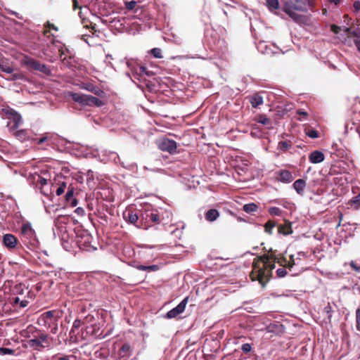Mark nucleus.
<instances>
[{
  "mask_svg": "<svg viewBox=\"0 0 360 360\" xmlns=\"http://www.w3.org/2000/svg\"><path fill=\"white\" fill-rule=\"evenodd\" d=\"M276 262L285 268V264H288V260L282 255H276L275 251L271 250L270 253L255 258L252 262V270L250 274L251 280L258 281L262 286H265L271 276Z\"/></svg>",
  "mask_w": 360,
  "mask_h": 360,
  "instance_id": "nucleus-1",
  "label": "nucleus"
},
{
  "mask_svg": "<svg viewBox=\"0 0 360 360\" xmlns=\"http://www.w3.org/2000/svg\"><path fill=\"white\" fill-rule=\"evenodd\" d=\"M283 11L295 22L302 23L305 21V16L297 12H306L310 7L309 0H281Z\"/></svg>",
  "mask_w": 360,
  "mask_h": 360,
  "instance_id": "nucleus-2",
  "label": "nucleus"
},
{
  "mask_svg": "<svg viewBox=\"0 0 360 360\" xmlns=\"http://www.w3.org/2000/svg\"><path fill=\"white\" fill-rule=\"evenodd\" d=\"M11 292L12 295L8 298V302L13 307L25 308L28 305L29 300L32 299L31 291L22 283L15 284L11 288Z\"/></svg>",
  "mask_w": 360,
  "mask_h": 360,
  "instance_id": "nucleus-3",
  "label": "nucleus"
},
{
  "mask_svg": "<svg viewBox=\"0 0 360 360\" xmlns=\"http://www.w3.org/2000/svg\"><path fill=\"white\" fill-rule=\"evenodd\" d=\"M61 312L58 310H51L41 314L38 319V323L50 330V333L56 334L58 331V321Z\"/></svg>",
  "mask_w": 360,
  "mask_h": 360,
  "instance_id": "nucleus-4",
  "label": "nucleus"
},
{
  "mask_svg": "<svg viewBox=\"0 0 360 360\" xmlns=\"http://www.w3.org/2000/svg\"><path fill=\"white\" fill-rule=\"evenodd\" d=\"M142 210L129 208L123 212L124 219L138 228L147 229L148 224H145L141 221Z\"/></svg>",
  "mask_w": 360,
  "mask_h": 360,
  "instance_id": "nucleus-5",
  "label": "nucleus"
},
{
  "mask_svg": "<svg viewBox=\"0 0 360 360\" xmlns=\"http://www.w3.org/2000/svg\"><path fill=\"white\" fill-rule=\"evenodd\" d=\"M70 96L74 101L82 105L101 107L104 105L101 99L91 95L72 92L70 94Z\"/></svg>",
  "mask_w": 360,
  "mask_h": 360,
  "instance_id": "nucleus-6",
  "label": "nucleus"
},
{
  "mask_svg": "<svg viewBox=\"0 0 360 360\" xmlns=\"http://www.w3.org/2000/svg\"><path fill=\"white\" fill-rule=\"evenodd\" d=\"M25 65L30 70L39 71L47 76L51 75V70L45 64L41 63L32 58H26Z\"/></svg>",
  "mask_w": 360,
  "mask_h": 360,
  "instance_id": "nucleus-7",
  "label": "nucleus"
},
{
  "mask_svg": "<svg viewBox=\"0 0 360 360\" xmlns=\"http://www.w3.org/2000/svg\"><path fill=\"white\" fill-rule=\"evenodd\" d=\"M158 146L161 150L168 152L170 154L177 153L176 142L174 140L166 138L161 139L158 141Z\"/></svg>",
  "mask_w": 360,
  "mask_h": 360,
  "instance_id": "nucleus-8",
  "label": "nucleus"
},
{
  "mask_svg": "<svg viewBox=\"0 0 360 360\" xmlns=\"http://www.w3.org/2000/svg\"><path fill=\"white\" fill-rule=\"evenodd\" d=\"M21 229L22 236L29 240V243L32 246H37L38 245V240L35 231L32 228L31 225L30 224H22Z\"/></svg>",
  "mask_w": 360,
  "mask_h": 360,
  "instance_id": "nucleus-9",
  "label": "nucleus"
},
{
  "mask_svg": "<svg viewBox=\"0 0 360 360\" xmlns=\"http://www.w3.org/2000/svg\"><path fill=\"white\" fill-rule=\"evenodd\" d=\"M141 221L145 224H148L149 227L151 226L150 224V222L159 223L160 217L157 213L152 210H142Z\"/></svg>",
  "mask_w": 360,
  "mask_h": 360,
  "instance_id": "nucleus-10",
  "label": "nucleus"
},
{
  "mask_svg": "<svg viewBox=\"0 0 360 360\" xmlns=\"http://www.w3.org/2000/svg\"><path fill=\"white\" fill-rule=\"evenodd\" d=\"M188 297H185L176 307L169 310L165 317L167 319H174L181 314L185 310L186 306L188 303Z\"/></svg>",
  "mask_w": 360,
  "mask_h": 360,
  "instance_id": "nucleus-11",
  "label": "nucleus"
},
{
  "mask_svg": "<svg viewBox=\"0 0 360 360\" xmlns=\"http://www.w3.org/2000/svg\"><path fill=\"white\" fill-rule=\"evenodd\" d=\"M275 174L276 180L283 184H290L295 179L292 172L287 169L278 170Z\"/></svg>",
  "mask_w": 360,
  "mask_h": 360,
  "instance_id": "nucleus-12",
  "label": "nucleus"
},
{
  "mask_svg": "<svg viewBox=\"0 0 360 360\" xmlns=\"http://www.w3.org/2000/svg\"><path fill=\"white\" fill-rule=\"evenodd\" d=\"M2 242L6 248L13 250L16 248L18 240L14 235L6 233L4 235Z\"/></svg>",
  "mask_w": 360,
  "mask_h": 360,
  "instance_id": "nucleus-13",
  "label": "nucleus"
},
{
  "mask_svg": "<svg viewBox=\"0 0 360 360\" xmlns=\"http://www.w3.org/2000/svg\"><path fill=\"white\" fill-rule=\"evenodd\" d=\"M67 189L68 191L65 194V201L71 207H75L77 205V200L74 198L75 188L72 186V185L70 184Z\"/></svg>",
  "mask_w": 360,
  "mask_h": 360,
  "instance_id": "nucleus-14",
  "label": "nucleus"
},
{
  "mask_svg": "<svg viewBox=\"0 0 360 360\" xmlns=\"http://www.w3.org/2000/svg\"><path fill=\"white\" fill-rule=\"evenodd\" d=\"M251 105L254 108H258L263 104V97L259 94L255 93L247 97Z\"/></svg>",
  "mask_w": 360,
  "mask_h": 360,
  "instance_id": "nucleus-15",
  "label": "nucleus"
},
{
  "mask_svg": "<svg viewBox=\"0 0 360 360\" xmlns=\"http://www.w3.org/2000/svg\"><path fill=\"white\" fill-rule=\"evenodd\" d=\"M325 159L324 154L320 150H315L309 155V160L313 164H318L323 162Z\"/></svg>",
  "mask_w": 360,
  "mask_h": 360,
  "instance_id": "nucleus-16",
  "label": "nucleus"
},
{
  "mask_svg": "<svg viewBox=\"0 0 360 360\" xmlns=\"http://www.w3.org/2000/svg\"><path fill=\"white\" fill-rule=\"evenodd\" d=\"M278 233L284 236L291 234L292 233V224L288 220L284 221V224L278 226Z\"/></svg>",
  "mask_w": 360,
  "mask_h": 360,
  "instance_id": "nucleus-17",
  "label": "nucleus"
},
{
  "mask_svg": "<svg viewBox=\"0 0 360 360\" xmlns=\"http://www.w3.org/2000/svg\"><path fill=\"white\" fill-rule=\"evenodd\" d=\"M119 358L121 360H127L131 355V346L129 343H124L118 352Z\"/></svg>",
  "mask_w": 360,
  "mask_h": 360,
  "instance_id": "nucleus-18",
  "label": "nucleus"
},
{
  "mask_svg": "<svg viewBox=\"0 0 360 360\" xmlns=\"http://www.w3.org/2000/svg\"><path fill=\"white\" fill-rule=\"evenodd\" d=\"M254 120L259 124L265 125L267 129H273L271 120L264 114H258L254 117Z\"/></svg>",
  "mask_w": 360,
  "mask_h": 360,
  "instance_id": "nucleus-19",
  "label": "nucleus"
},
{
  "mask_svg": "<svg viewBox=\"0 0 360 360\" xmlns=\"http://www.w3.org/2000/svg\"><path fill=\"white\" fill-rule=\"evenodd\" d=\"M81 87L88 91L98 96H101L104 94L103 90H101L99 87L94 85L91 83L83 84Z\"/></svg>",
  "mask_w": 360,
  "mask_h": 360,
  "instance_id": "nucleus-20",
  "label": "nucleus"
},
{
  "mask_svg": "<svg viewBox=\"0 0 360 360\" xmlns=\"http://www.w3.org/2000/svg\"><path fill=\"white\" fill-rule=\"evenodd\" d=\"M307 183L305 180L302 179H297L292 184L293 188L295 190L297 194L302 195L304 194V189L306 188Z\"/></svg>",
  "mask_w": 360,
  "mask_h": 360,
  "instance_id": "nucleus-21",
  "label": "nucleus"
},
{
  "mask_svg": "<svg viewBox=\"0 0 360 360\" xmlns=\"http://www.w3.org/2000/svg\"><path fill=\"white\" fill-rule=\"evenodd\" d=\"M44 26V30L43 31V34L47 38L54 37L53 34L51 33V30H53L55 32L58 31V27H56L54 24L51 23L49 21H47Z\"/></svg>",
  "mask_w": 360,
  "mask_h": 360,
  "instance_id": "nucleus-22",
  "label": "nucleus"
},
{
  "mask_svg": "<svg viewBox=\"0 0 360 360\" xmlns=\"http://www.w3.org/2000/svg\"><path fill=\"white\" fill-rule=\"evenodd\" d=\"M91 236L89 234H86L84 236L81 237V239H79V236H77V244L82 249L84 248H87L90 244Z\"/></svg>",
  "mask_w": 360,
  "mask_h": 360,
  "instance_id": "nucleus-23",
  "label": "nucleus"
},
{
  "mask_svg": "<svg viewBox=\"0 0 360 360\" xmlns=\"http://www.w3.org/2000/svg\"><path fill=\"white\" fill-rule=\"evenodd\" d=\"M36 333L37 334L35 336L38 338L41 343L46 345V347H49L50 343L49 342V336L47 333L38 330H36Z\"/></svg>",
  "mask_w": 360,
  "mask_h": 360,
  "instance_id": "nucleus-24",
  "label": "nucleus"
},
{
  "mask_svg": "<svg viewBox=\"0 0 360 360\" xmlns=\"http://www.w3.org/2000/svg\"><path fill=\"white\" fill-rule=\"evenodd\" d=\"M219 216V212L216 209H210L205 213V219L208 221H215Z\"/></svg>",
  "mask_w": 360,
  "mask_h": 360,
  "instance_id": "nucleus-25",
  "label": "nucleus"
},
{
  "mask_svg": "<svg viewBox=\"0 0 360 360\" xmlns=\"http://www.w3.org/2000/svg\"><path fill=\"white\" fill-rule=\"evenodd\" d=\"M258 209V205L254 202L245 204L243 207V210L249 214L257 212Z\"/></svg>",
  "mask_w": 360,
  "mask_h": 360,
  "instance_id": "nucleus-26",
  "label": "nucleus"
},
{
  "mask_svg": "<svg viewBox=\"0 0 360 360\" xmlns=\"http://www.w3.org/2000/svg\"><path fill=\"white\" fill-rule=\"evenodd\" d=\"M138 270L140 271H157L160 269V267L157 264H153L149 266L145 265H138L136 267Z\"/></svg>",
  "mask_w": 360,
  "mask_h": 360,
  "instance_id": "nucleus-27",
  "label": "nucleus"
},
{
  "mask_svg": "<svg viewBox=\"0 0 360 360\" xmlns=\"http://www.w3.org/2000/svg\"><path fill=\"white\" fill-rule=\"evenodd\" d=\"M276 226V223L273 220L267 221L264 225V231L271 235L273 233V229Z\"/></svg>",
  "mask_w": 360,
  "mask_h": 360,
  "instance_id": "nucleus-28",
  "label": "nucleus"
},
{
  "mask_svg": "<svg viewBox=\"0 0 360 360\" xmlns=\"http://www.w3.org/2000/svg\"><path fill=\"white\" fill-rule=\"evenodd\" d=\"M348 204L354 210H358L360 207V193L353 197L348 202Z\"/></svg>",
  "mask_w": 360,
  "mask_h": 360,
  "instance_id": "nucleus-29",
  "label": "nucleus"
},
{
  "mask_svg": "<svg viewBox=\"0 0 360 360\" xmlns=\"http://www.w3.org/2000/svg\"><path fill=\"white\" fill-rule=\"evenodd\" d=\"M291 146L292 142L290 141H281L278 142V149L281 151L285 152L288 150H289L291 148Z\"/></svg>",
  "mask_w": 360,
  "mask_h": 360,
  "instance_id": "nucleus-30",
  "label": "nucleus"
},
{
  "mask_svg": "<svg viewBox=\"0 0 360 360\" xmlns=\"http://www.w3.org/2000/svg\"><path fill=\"white\" fill-rule=\"evenodd\" d=\"M81 326L82 321L79 319L75 320V321L73 322L72 329L70 330V334H73L75 335H77L79 333L77 330L79 329Z\"/></svg>",
  "mask_w": 360,
  "mask_h": 360,
  "instance_id": "nucleus-31",
  "label": "nucleus"
},
{
  "mask_svg": "<svg viewBox=\"0 0 360 360\" xmlns=\"http://www.w3.org/2000/svg\"><path fill=\"white\" fill-rule=\"evenodd\" d=\"M0 70L2 72H6V73H12L13 72V68L6 64L4 61L0 60Z\"/></svg>",
  "mask_w": 360,
  "mask_h": 360,
  "instance_id": "nucleus-32",
  "label": "nucleus"
},
{
  "mask_svg": "<svg viewBox=\"0 0 360 360\" xmlns=\"http://www.w3.org/2000/svg\"><path fill=\"white\" fill-rule=\"evenodd\" d=\"M68 188L67 183L65 181L60 182L58 184V186L56 188V193L58 196L61 195L64 192L65 190Z\"/></svg>",
  "mask_w": 360,
  "mask_h": 360,
  "instance_id": "nucleus-33",
  "label": "nucleus"
},
{
  "mask_svg": "<svg viewBox=\"0 0 360 360\" xmlns=\"http://www.w3.org/2000/svg\"><path fill=\"white\" fill-rule=\"evenodd\" d=\"M266 4L271 11L276 10L279 8L278 0H266Z\"/></svg>",
  "mask_w": 360,
  "mask_h": 360,
  "instance_id": "nucleus-34",
  "label": "nucleus"
},
{
  "mask_svg": "<svg viewBox=\"0 0 360 360\" xmlns=\"http://www.w3.org/2000/svg\"><path fill=\"white\" fill-rule=\"evenodd\" d=\"M13 128H18L19 127V124L21 122V116L14 111L13 117Z\"/></svg>",
  "mask_w": 360,
  "mask_h": 360,
  "instance_id": "nucleus-35",
  "label": "nucleus"
},
{
  "mask_svg": "<svg viewBox=\"0 0 360 360\" xmlns=\"http://www.w3.org/2000/svg\"><path fill=\"white\" fill-rule=\"evenodd\" d=\"M30 344L31 346H36L37 347L44 348L46 345L41 343V342L38 340V338L34 335V338L30 340Z\"/></svg>",
  "mask_w": 360,
  "mask_h": 360,
  "instance_id": "nucleus-36",
  "label": "nucleus"
},
{
  "mask_svg": "<svg viewBox=\"0 0 360 360\" xmlns=\"http://www.w3.org/2000/svg\"><path fill=\"white\" fill-rule=\"evenodd\" d=\"M269 213L272 216H281L282 210L277 207H271L269 209Z\"/></svg>",
  "mask_w": 360,
  "mask_h": 360,
  "instance_id": "nucleus-37",
  "label": "nucleus"
},
{
  "mask_svg": "<svg viewBox=\"0 0 360 360\" xmlns=\"http://www.w3.org/2000/svg\"><path fill=\"white\" fill-rule=\"evenodd\" d=\"M305 132L306 134L311 139H316L319 137V132L313 129H309L308 130L306 129Z\"/></svg>",
  "mask_w": 360,
  "mask_h": 360,
  "instance_id": "nucleus-38",
  "label": "nucleus"
},
{
  "mask_svg": "<svg viewBox=\"0 0 360 360\" xmlns=\"http://www.w3.org/2000/svg\"><path fill=\"white\" fill-rule=\"evenodd\" d=\"M151 54L156 58H162V50L159 48H153L150 51Z\"/></svg>",
  "mask_w": 360,
  "mask_h": 360,
  "instance_id": "nucleus-39",
  "label": "nucleus"
},
{
  "mask_svg": "<svg viewBox=\"0 0 360 360\" xmlns=\"http://www.w3.org/2000/svg\"><path fill=\"white\" fill-rule=\"evenodd\" d=\"M124 4H125L126 9H127L128 11H131L136 8V6L137 5V2L135 1H126L124 3Z\"/></svg>",
  "mask_w": 360,
  "mask_h": 360,
  "instance_id": "nucleus-40",
  "label": "nucleus"
},
{
  "mask_svg": "<svg viewBox=\"0 0 360 360\" xmlns=\"http://www.w3.org/2000/svg\"><path fill=\"white\" fill-rule=\"evenodd\" d=\"M15 353V351L12 349L6 348V347H0V354L1 355H5V354H13Z\"/></svg>",
  "mask_w": 360,
  "mask_h": 360,
  "instance_id": "nucleus-41",
  "label": "nucleus"
},
{
  "mask_svg": "<svg viewBox=\"0 0 360 360\" xmlns=\"http://www.w3.org/2000/svg\"><path fill=\"white\" fill-rule=\"evenodd\" d=\"M296 264L294 255H291L290 256V260L288 261V264H285V268H288V269H291Z\"/></svg>",
  "mask_w": 360,
  "mask_h": 360,
  "instance_id": "nucleus-42",
  "label": "nucleus"
},
{
  "mask_svg": "<svg viewBox=\"0 0 360 360\" xmlns=\"http://www.w3.org/2000/svg\"><path fill=\"white\" fill-rule=\"evenodd\" d=\"M356 330L360 331V308H358L356 311Z\"/></svg>",
  "mask_w": 360,
  "mask_h": 360,
  "instance_id": "nucleus-43",
  "label": "nucleus"
},
{
  "mask_svg": "<svg viewBox=\"0 0 360 360\" xmlns=\"http://www.w3.org/2000/svg\"><path fill=\"white\" fill-rule=\"evenodd\" d=\"M288 272L285 268H280L276 270V275L279 278H283L287 275Z\"/></svg>",
  "mask_w": 360,
  "mask_h": 360,
  "instance_id": "nucleus-44",
  "label": "nucleus"
},
{
  "mask_svg": "<svg viewBox=\"0 0 360 360\" xmlns=\"http://www.w3.org/2000/svg\"><path fill=\"white\" fill-rule=\"evenodd\" d=\"M241 350L244 353L248 354L252 350V346L250 344H248V343L243 344L241 346Z\"/></svg>",
  "mask_w": 360,
  "mask_h": 360,
  "instance_id": "nucleus-45",
  "label": "nucleus"
},
{
  "mask_svg": "<svg viewBox=\"0 0 360 360\" xmlns=\"http://www.w3.org/2000/svg\"><path fill=\"white\" fill-rule=\"evenodd\" d=\"M72 9L76 11L77 9H81L82 6L79 5L78 0H72Z\"/></svg>",
  "mask_w": 360,
  "mask_h": 360,
  "instance_id": "nucleus-46",
  "label": "nucleus"
},
{
  "mask_svg": "<svg viewBox=\"0 0 360 360\" xmlns=\"http://www.w3.org/2000/svg\"><path fill=\"white\" fill-rule=\"evenodd\" d=\"M48 140L49 136L47 135H44L42 137L37 139L36 141L38 144H41Z\"/></svg>",
  "mask_w": 360,
  "mask_h": 360,
  "instance_id": "nucleus-47",
  "label": "nucleus"
},
{
  "mask_svg": "<svg viewBox=\"0 0 360 360\" xmlns=\"http://www.w3.org/2000/svg\"><path fill=\"white\" fill-rule=\"evenodd\" d=\"M72 359H74V360L75 359V356L73 355L60 356L57 359V360H72Z\"/></svg>",
  "mask_w": 360,
  "mask_h": 360,
  "instance_id": "nucleus-48",
  "label": "nucleus"
},
{
  "mask_svg": "<svg viewBox=\"0 0 360 360\" xmlns=\"http://www.w3.org/2000/svg\"><path fill=\"white\" fill-rule=\"evenodd\" d=\"M297 114L303 117L304 118H306L308 116V113L302 110L301 109L297 110Z\"/></svg>",
  "mask_w": 360,
  "mask_h": 360,
  "instance_id": "nucleus-49",
  "label": "nucleus"
},
{
  "mask_svg": "<svg viewBox=\"0 0 360 360\" xmlns=\"http://www.w3.org/2000/svg\"><path fill=\"white\" fill-rule=\"evenodd\" d=\"M75 212L79 215V216H83L84 215V210L82 207H77L76 210H75Z\"/></svg>",
  "mask_w": 360,
  "mask_h": 360,
  "instance_id": "nucleus-50",
  "label": "nucleus"
},
{
  "mask_svg": "<svg viewBox=\"0 0 360 360\" xmlns=\"http://www.w3.org/2000/svg\"><path fill=\"white\" fill-rule=\"evenodd\" d=\"M331 30L335 33V34H338L340 30V27H338V25H333L331 26Z\"/></svg>",
  "mask_w": 360,
  "mask_h": 360,
  "instance_id": "nucleus-51",
  "label": "nucleus"
},
{
  "mask_svg": "<svg viewBox=\"0 0 360 360\" xmlns=\"http://www.w3.org/2000/svg\"><path fill=\"white\" fill-rule=\"evenodd\" d=\"M354 8L355 11H359L360 10V1H355L353 4Z\"/></svg>",
  "mask_w": 360,
  "mask_h": 360,
  "instance_id": "nucleus-52",
  "label": "nucleus"
},
{
  "mask_svg": "<svg viewBox=\"0 0 360 360\" xmlns=\"http://www.w3.org/2000/svg\"><path fill=\"white\" fill-rule=\"evenodd\" d=\"M22 78V76L20 74H18V73H15V74H13L12 75V78L11 79L12 80H16V79H20Z\"/></svg>",
  "mask_w": 360,
  "mask_h": 360,
  "instance_id": "nucleus-53",
  "label": "nucleus"
},
{
  "mask_svg": "<svg viewBox=\"0 0 360 360\" xmlns=\"http://www.w3.org/2000/svg\"><path fill=\"white\" fill-rule=\"evenodd\" d=\"M307 255H306V253H304V252H299L297 253V259H301L302 257H306Z\"/></svg>",
  "mask_w": 360,
  "mask_h": 360,
  "instance_id": "nucleus-54",
  "label": "nucleus"
},
{
  "mask_svg": "<svg viewBox=\"0 0 360 360\" xmlns=\"http://www.w3.org/2000/svg\"><path fill=\"white\" fill-rule=\"evenodd\" d=\"M39 182L43 186L47 184V180L43 177H39Z\"/></svg>",
  "mask_w": 360,
  "mask_h": 360,
  "instance_id": "nucleus-55",
  "label": "nucleus"
},
{
  "mask_svg": "<svg viewBox=\"0 0 360 360\" xmlns=\"http://www.w3.org/2000/svg\"><path fill=\"white\" fill-rule=\"evenodd\" d=\"M71 60V58H68L65 57V58L62 60V61H63V63L65 65H68V63H69V60Z\"/></svg>",
  "mask_w": 360,
  "mask_h": 360,
  "instance_id": "nucleus-56",
  "label": "nucleus"
},
{
  "mask_svg": "<svg viewBox=\"0 0 360 360\" xmlns=\"http://www.w3.org/2000/svg\"><path fill=\"white\" fill-rule=\"evenodd\" d=\"M329 3H334L335 5H338L341 0H328Z\"/></svg>",
  "mask_w": 360,
  "mask_h": 360,
  "instance_id": "nucleus-57",
  "label": "nucleus"
},
{
  "mask_svg": "<svg viewBox=\"0 0 360 360\" xmlns=\"http://www.w3.org/2000/svg\"><path fill=\"white\" fill-rule=\"evenodd\" d=\"M139 72L140 74L143 73V72H146V68L143 67V66H140L139 68Z\"/></svg>",
  "mask_w": 360,
  "mask_h": 360,
  "instance_id": "nucleus-58",
  "label": "nucleus"
},
{
  "mask_svg": "<svg viewBox=\"0 0 360 360\" xmlns=\"http://www.w3.org/2000/svg\"><path fill=\"white\" fill-rule=\"evenodd\" d=\"M24 134V131L23 130H20V131H18L16 132V136H22V135Z\"/></svg>",
  "mask_w": 360,
  "mask_h": 360,
  "instance_id": "nucleus-59",
  "label": "nucleus"
},
{
  "mask_svg": "<svg viewBox=\"0 0 360 360\" xmlns=\"http://www.w3.org/2000/svg\"><path fill=\"white\" fill-rule=\"evenodd\" d=\"M355 44L360 52V40L355 41Z\"/></svg>",
  "mask_w": 360,
  "mask_h": 360,
  "instance_id": "nucleus-60",
  "label": "nucleus"
},
{
  "mask_svg": "<svg viewBox=\"0 0 360 360\" xmlns=\"http://www.w3.org/2000/svg\"><path fill=\"white\" fill-rule=\"evenodd\" d=\"M331 310V307L328 304L327 307H325V311L329 314Z\"/></svg>",
  "mask_w": 360,
  "mask_h": 360,
  "instance_id": "nucleus-61",
  "label": "nucleus"
},
{
  "mask_svg": "<svg viewBox=\"0 0 360 360\" xmlns=\"http://www.w3.org/2000/svg\"><path fill=\"white\" fill-rule=\"evenodd\" d=\"M59 51H60V56H62V55L63 54V50H61V49H60V50H59Z\"/></svg>",
  "mask_w": 360,
  "mask_h": 360,
  "instance_id": "nucleus-62",
  "label": "nucleus"
},
{
  "mask_svg": "<svg viewBox=\"0 0 360 360\" xmlns=\"http://www.w3.org/2000/svg\"><path fill=\"white\" fill-rule=\"evenodd\" d=\"M355 269L357 270V271H359L360 270V267H355Z\"/></svg>",
  "mask_w": 360,
  "mask_h": 360,
  "instance_id": "nucleus-63",
  "label": "nucleus"
}]
</instances>
